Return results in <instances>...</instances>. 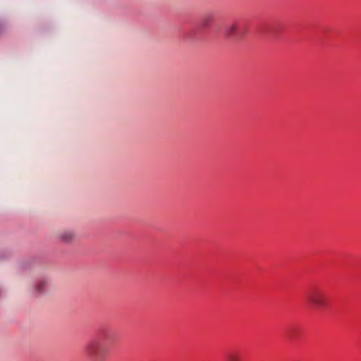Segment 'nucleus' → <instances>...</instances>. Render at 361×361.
<instances>
[{
  "mask_svg": "<svg viewBox=\"0 0 361 361\" xmlns=\"http://www.w3.org/2000/svg\"><path fill=\"white\" fill-rule=\"evenodd\" d=\"M110 336L104 333L101 336L89 341L83 352L90 361H105L111 351Z\"/></svg>",
  "mask_w": 361,
  "mask_h": 361,
  "instance_id": "1",
  "label": "nucleus"
},
{
  "mask_svg": "<svg viewBox=\"0 0 361 361\" xmlns=\"http://www.w3.org/2000/svg\"><path fill=\"white\" fill-rule=\"evenodd\" d=\"M305 299L309 306L314 310H320L327 305L326 293L318 288L310 290L306 294Z\"/></svg>",
  "mask_w": 361,
  "mask_h": 361,
  "instance_id": "2",
  "label": "nucleus"
},
{
  "mask_svg": "<svg viewBox=\"0 0 361 361\" xmlns=\"http://www.w3.org/2000/svg\"><path fill=\"white\" fill-rule=\"evenodd\" d=\"M238 32V25L236 22L227 24L224 27V34L227 38H233Z\"/></svg>",
  "mask_w": 361,
  "mask_h": 361,
  "instance_id": "3",
  "label": "nucleus"
},
{
  "mask_svg": "<svg viewBox=\"0 0 361 361\" xmlns=\"http://www.w3.org/2000/svg\"><path fill=\"white\" fill-rule=\"evenodd\" d=\"M59 239L66 243L73 242L75 238V234L72 231H63L59 234Z\"/></svg>",
  "mask_w": 361,
  "mask_h": 361,
  "instance_id": "4",
  "label": "nucleus"
},
{
  "mask_svg": "<svg viewBox=\"0 0 361 361\" xmlns=\"http://www.w3.org/2000/svg\"><path fill=\"white\" fill-rule=\"evenodd\" d=\"M48 281L45 279L39 280L35 285V293L40 295L45 293L48 288Z\"/></svg>",
  "mask_w": 361,
  "mask_h": 361,
  "instance_id": "5",
  "label": "nucleus"
},
{
  "mask_svg": "<svg viewBox=\"0 0 361 361\" xmlns=\"http://www.w3.org/2000/svg\"><path fill=\"white\" fill-rule=\"evenodd\" d=\"M226 361H240V355L237 352H231L226 355Z\"/></svg>",
  "mask_w": 361,
  "mask_h": 361,
  "instance_id": "6",
  "label": "nucleus"
},
{
  "mask_svg": "<svg viewBox=\"0 0 361 361\" xmlns=\"http://www.w3.org/2000/svg\"><path fill=\"white\" fill-rule=\"evenodd\" d=\"M212 21V17L209 15L204 16L202 19V25L204 27H207Z\"/></svg>",
  "mask_w": 361,
  "mask_h": 361,
  "instance_id": "7",
  "label": "nucleus"
}]
</instances>
